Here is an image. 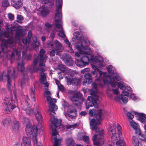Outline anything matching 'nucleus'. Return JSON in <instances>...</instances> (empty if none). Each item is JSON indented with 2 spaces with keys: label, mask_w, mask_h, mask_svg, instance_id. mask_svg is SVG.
Instances as JSON below:
<instances>
[{
  "label": "nucleus",
  "mask_w": 146,
  "mask_h": 146,
  "mask_svg": "<svg viewBox=\"0 0 146 146\" xmlns=\"http://www.w3.org/2000/svg\"><path fill=\"white\" fill-rule=\"evenodd\" d=\"M9 44V40H3L2 41L1 44L0 45V59L3 56L4 54L6 55V50ZM6 70H4L2 74L0 73V81L5 82L7 80L8 89L11 92L10 76L14 79L16 75L14 69L12 67H10L8 68L7 74H6Z\"/></svg>",
  "instance_id": "obj_1"
},
{
  "label": "nucleus",
  "mask_w": 146,
  "mask_h": 146,
  "mask_svg": "<svg viewBox=\"0 0 146 146\" xmlns=\"http://www.w3.org/2000/svg\"><path fill=\"white\" fill-rule=\"evenodd\" d=\"M89 113L90 115L92 117L94 116L95 118L96 119V121L94 118L92 119H90V117L89 118L90 120V128L95 133L98 132L100 130L99 125H100V122L104 119L102 110L98 109L96 111L93 109L89 110Z\"/></svg>",
  "instance_id": "obj_2"
},
{
  "label": "nucleus",
  "mask_w": 146,
  "mask_h": 146,
  "mask_svg": "<svg viewBox=\"0 0 146 146\" xmlns=\"http://www.w3.org/2000/svg\"><path fill=\"white\" fill-rule=\"evenodd\" d=\"M73 34L74 38H72L71 42L74 46L77 43L80 44V45L77 44L75 46V48L78 49L80 53L82 54L83 52L82 49H87L88 48V46L90 42L87 39L83 40V37L78 31L74 32Z\"/></svg>",
  "instance_id": "obj_3"
},
{
  "label": "nucleus",
  "mask_w": 146,
  "mask_h": 146,
  "mask_svg": "<svg viewBox=\"0 0 146 146\" xmlns=\"http://www.w3.org/2000/svg\"><path fill=\"white\" fill-rule=\"evenodd\" d=\"M32 58L31 54L29 53L28 54H26L24 52H23L22 59H18L17 63V69L19 71L21 72L24 79L27 78V76L28 69H25L24 67V65L25 64V60H30Z\"/></svg>",
  "instance_id": "obj_4"
},
{
  "label": "nucleus",
  "mask_w": 146,
  "mask_h": 146,
  "mask_svg": "<svg viewBox=\"0 0 146 146\" xmlns=\"http://www.w3.org/2000/svg\"><path fill=\"white\" fill-rule=\"evenodd\" d=\"M38 56L36 54L34 55V60L31 65H30L27 67L28 70L27 75L29 72L32 74L33 72H38L39 70L40 75H42V73L45 71L43 67H40V68L37 66L38 62Z\"/></svg>",
  "instance_id": "obj_5"
},
{
  "label": "nucleus",
  "mask_w": 146,
  "mask_h": 146,
  "mask_svg": "<svg viewBox=\"0 0 146 146\" xmlns=\"http://www.w3.org/2000/svg\"><path fill=\"white\" fill-rule=\"evenodd\" d=\"M3 103L5 105V112L8 114L17 106L15 100L8 97H5L4 98Z\"/></svg>",
  "instance_id": "obj_6"
},
{
  "label": "nucleus",
  "mask_w": 146,
  "mask_h": 146,
  "mask_svg": "<svg viewBox=\"0 0 146 146\" xmlns=\"http://www.w3.org/2000/svg\"><path fill=\"white\" fill-rule=\"evenodd\" d=\"M98 134H95L92 138L94 145L97 146L99 145L100 144H104L105 142L104 139V131L102 130L99 132L98 131Z\"/></svg>",
  "instance_id": "obj_7"
},
{
  "label": "nucleus",
  "mask_w": 146,
  "mask_h": 146,
  "mask_svg": "<svg viewBox=\"0 0 146 146\" xmlns=\"http://www.w3.org/2000/svg\"><path fill=\"white\" fill-rule=\"evenodd\" d=\"M41 127H39V126L37 127L34 126L33 127V131L34 133V135L33 134V137H31V138L33 139V142L34 145H36V146H42V145L40 144V145H37V140L36 138L37 133H38L40 135H42L43 133V130L44 128L43 126L41 125Z\"/></svg>",
  "instance_id": "obj_8"
},
{
  "label": "nucleus",
  "mask_w": 146,
  "mask_h": 146,
  "mask_svg": "<svg viewBox=\"0 0 146 146\" xmlns=\"http://www.w3.org/2000/svg\"><path fill=\"white\" fill-rule=\"evenodd\" d=\"M67 111L68 112H64V113L66 118L69 120H71L76 117L77 110L74 106L72 105L69 106Z\"/></svg>",
  "instance_id": "obj_9"
},
{
  "label": "nucleus",
  "mask_w": 146,
  "mask_h": 146,
  "mask_svg": "<svg viewBox=\"0 0 146 146\" xmlns=\"http://www.w3.org/2000/svg\"><path fill=\"white\" fill-rule=\"evenodd\" d=\"M82 98V95L79 92L74 93L73 95L70 96V100L76 106H80L81 104L80 100Z\"/></svg>",
  "instance_id": "obj_10"
},
{
  "label": "nucleus",
  "mask_w": 146,
  "mask_h": 146,
  "mask_svg": "<svg viewBox=\"0 0 146 146\" xmlns=\"http://www.w3.org/2000/svg\"><path fill=\"white\" fill-rule=\"evenodd\" d=\"M51 121L52 124L53 125L51 126L52 132V134L53 136H56L58 134L56 128L61 125V121L58 120L53 116L51 118Z\"/></svg>",
  "instance_id": "obj_11"
},
{
  "label": "nucleus",
  "mask_w": 146,
  "mask_h": 146,
  "mask_svg": "<svg viewBox=\"0 0 146 146\" xmlns=\"http://www.w3.org/2000/svg\"><path fill=\"white\" fill-rule=\"evenodd\" d=\"M88 55V56H83L80 59H77L75 62L76 65L80 68H83L88 64L90 56V55Z\"/></svg>",
  "instance_id": "obj_12"
},
{
  "label": "nucleus",
  "mask_w": 146,
  "mask_h": 146,
  "mask_svg": "<svg viewBox=\"0 0 146 146\" xmlns=\"http://www.w3.org/2000/svg\"><path fill=\"white\" fill-rule=\"evenodd\" d=\"M62 0H56V9L55 19H62V15L61 12Z\"/></svg>",
  "instance_id": "obj_13"
},
{
  "label": "nucleus",
  "mask_w": 146,
  "mask_h": 146,
  "mask_svg": "<svg viewBox=\"0 0 146 146\" xmlns=\"http://www.w3.org/2000/svg\"><path fill=\"white\" fill-rule=\"evenodd\" d=\"M65 78L68 85H77L79 84L81 80L79 78H74L71 75H68L66 76Z\"/></svg>",
  "instance_id": "obj_14"
},
{
  "label": "nucleus",
  "mask_w": 146,
  "mask_h": 146,
  "mask_svg": "<svg viewBox=\"0 0 146 146\" xmlns=\"http://www.w3.org/2000/svg\"><path fill=\"white\" fill-rule=\"evenodd\" d=\"M46 100L48 102L49 110L52 112L55 113V111L57 109V107L55 104L56 102V100L54 98H51L49 96L46 97Z\"/></svg>",
  "instance_id": "obj_15"
},
{
  "label": "nucleus",
  "mask_w": 146,
  "mask_h": 146,
  "mask_svg": "<svg viewBox=\"0 0 146 146\" xmlns=\"http://www.w3.org/2000/svg\"><path fill=\"white\" fill-rule=\"evenodd\" d=\"M55 25L56 27L58 29H60L59 31V33L58 34V36H60L61 38H63L66 37L65 32L63 30V28L62 27V25L60 23L61 22V20L62 19H55Z\"/></svg>",
  "instance_id": "obj_16"
},
{
  "label": "nucleus",
  "mask_w": 146,
  "mask_h": 146,
  "mask_svg": "<svg viewBox=\"0 0 146 146\" xmlns=\"http://www.w3.org/2000/svg\"><path fill=\"white\" fill-rule=\"evenodd\" d=\"M116 127L114 124L110 125L108 132V135L111 137L113 141L117 139L116 132Z\"/></svg>",
  "instance_id": "obj_17"
},
{
  "label": "nucleus",
  "mask_w": 146,
  "mask_h": 146,
  "mask_svg": "<svg viewBox=\"0 0 146 146\" xmlns=\"http://www.w3.org/2000/svg\"><path fill=\"white\" fill-rule=\"evenodd\" d=\"M104 77L103 80L102 81L103 83H104V84L106 83H108L111 85V86L113 88L116 87V84L115 82L113 81L110 76L107 75L106 73H104L103 74Z\"/></svg>",
  "instance_id": "obj_18"
},
{
  "label": "nucleus",
  "mask_w": 146,
  "mask_h": 146,
  "mask_svg": "<svg viewBox=\"0 0 146 146\" xmlns=\"http://www.w3.org/2000/svg\"><path fill=\"white\" fill-rule=\"evenodd\" d=\"M88 50V52H86L87 54L90 56V60L93 63L94 62L96 63H101L103 61V58L102 57L98 56H95L94 58L93 56L91 55V52L90 48Z\"/></svg>",
  "instance_id": "obj_19"
},
{
  "label": "nucleus",
  "mask_w": 146,
  "mask_h": 146,
  "mask_svg": "<svg viewBox=\"0 0 146 146\" xmlns=\"http://www.w3.org/2000/svg\"><path fill=\"white\" fill-rule=\"evenodd\" d=\"M35 114L37 121H38L39 123H38L36 127L39 126V127H41V125L42 124V116L41 115L40 110L38 107L36 108V110L35 112Z\"/></svg>",
  "instance_id": "obj_20"
},
{
  "label": "nucleus",
  "mask_w": 146,
  "mask_h": 146,
  "mask_svg": "<svg viewBox=\"0 0 146 146\" xmlns=\"http://www.w3.org/2000/svg\"><path fill=\"white\" fill-rule=\"evenodd\" d=\"M95 97L92 96H88L87 98L88 100L90 102L89 105L91 107L94 106L97 108L98 107V105L97 103V101L98 99H96Z\"/></svg>",
  "instance_id": "obj_21"
},
{
  "label": "nucleus",
  "mask_w": 146,
  "mask_h": 146,
  "mask_svg": "<svg viewBox=\"0 0 146 146\" xmlns=\"http://www.w3.org/2000/svg\"><path fill=\"white\" fill-rule=\"evenodd\" d=\"M62 57L63 61L67 66H70L72 65V58L70 55L65 54L63 55Z\"/></svg>",
  "instance_id": "obj_22"
},
{
  "label": "nucleus",
  "mask_w": 146,
  "mask_h": 146,
  "mask_svg": "<svg viewBox=\"0 0 146 146\" xmlns=\"http://www.w3.org/2000/svg\"><path fill=\"white\" fill-rule=\"evenodd\" d=\"M104 77L102 76L101 78L100 77L99 78L96 80L95 82L92 83L93 87L94 88L96 89L97 85H99L100 86H102L104 84V83H103L102 81L103 80Z\"/></svg>",
  "instance_id": "obj_23"
},
{
  "label": "nucleus",
  "mask_w": 146,
  "mask_h": 146,
  "mask_svg": "<svg viewBox=\"0 0 146 146\" xmlns=\"http://www.w3.org/2000/svg\"><path fill=\"white\" fill-rule=\"evenodd\" d=\"M11 3L12 6L17 9L20 8L23 5L21 0H12Z\"/></svg>",
  "instance_id": "obj_24"
},
{
  "label": "nucleus",
  "mask_w": 146,
  "mask_h": 146,
  "mask_svg": "<svg viewBox=\"0 0 146 146\" xmlns=\"http://www.w3.org/2000/svg\"><path fill=\"white\" fill-rule=\"evenodd\" d=\"M84 77L85 79L83 82V85H86V83H87L88 84L91 83L92 82V77L90 74L88 73L84 74Z\"/></svg>",
  "instance_id": "obj_25"
},
{
  "label": "nucleus",
  "mask_w": 146,
  "mask_h": 146,
  "mask_svg": "<svg viewBox=\"0 0 146 146\" xmlns=\"http://www.w3.org/2000/svg\"><path fill=\"white\" fill-rule=\"evenodd\" d=\"M40 83L45 86V87H48V84L46 82V74L45 73H43L42 75H40Z\"/></svg>",
  "instance_id": "obj_26"
},
{
  "label": "nucleus",
  "mask_w": 146,
  "mask_h": 146,
  "mask_svg": "<svg viewBox=\"0 0 146 146\" xmlns=\"http://www.w3.org/2000/svg\"><path fill=\"white\" fill-rule=\"evenodd\" d=\"M34 126H36L34 125L33 127ZM25 129L27 136L29 137H33V128L32 129V128L31 126L30 125H27L26 126Z\"/></svg>",
  "instance_id": "obj_27"
},
{
  "label": "nucleus",
  "mask_w": 146,
  "mask_h": 146,
  "mask_svg": "<svg viewBox=\"0 0 146 146\" xmlns=\"http://www.w3.org/2000/svg\"><path fill=\"white\" fill-rule=\"evenodd\" d=\"M33 40L34 43L32 44L33 49L35 51H37L39 50V46L40 44V43L37 41L36 37L35 36L33 37Z\"/></svg>",
  "instance_id": "obj_28"
},
{
  "label": "nucleus",
  "mask_w": 146,
  "mask_h": 146,
  "mask_svg": "<svg viewBox=\"0 0 146 146\" xmlns=\"http://www.w3.org/2000/svg\"><path fill=\"white\" fill-rule=\"evenodd\" d=\"M25 137L22 139V142L24 146H31L30 139L31 137Z\"/></svg>",
  "instance_id": "obj_29"
},
{
  "label": "nucleus",
  "mask_w": 146,
  "mask_h": 146,
  "mask_svg": "<svg viewBox=\"0 0 146 146\" xmlns=\"http://www.w3.org/2000/svg\"><path fill=\"white\" fill-rule=\"evenodd\" d=\"M5 27L8 34H12L13 31L15 30L16 26L14 25L11 26L7 24L5 26Z\"/></svg>",
  "instance_id": "obj_30"
},
{
  "label": "nucleus",
  "mask_w": 146,
  "mask_h": 146,
  "mask_svg": "<svg viewBox=\"0 0 146 146\" xmlns=\"http://www.w3.org/2000/svg\"><path fill=\"white\" fill-rule=\"evenodd\" d=\"M137 116H138V120L141 123H145L146 120V115L137 112Z\"/></svg>",
  "instance_id": "obj_31"
},
{
  "label": "nucleus",
  "mask_w": 146,
  "mask_h": 146,
  "mask_svg": "<svg viewBox=\"0 0 146 146\" xmlns=\"http://www.w3.org/2000/svg\"><path fill=\"white\" fill-rule=\"evenodd\" d=\"M54 43L56 48L55 49L56 50H62L63 49L62 44L58 40H55L54 42Z\"/></svg>",
  "instance_id": "obj_32"
},
{
  "label": "nucleus",
  "mask_w": 146,
  "mask_h": 146,
  "mask_svg": "<svg viewBox=\"0 0 146 146\" xmlns=\"http://www.w3.org/2000/svg\"><path fill=\"white\" fill-rule=\"evenodd\" d=\"M138 131H139V133L137 136L139 139L142 141H146V136L142 133L141 131L140 130V129L138 128V126H137V132Z\"/></svg>",
  "instance_id": "obj_33"
},
{
  "label": "nucleus",
  "mask_w": 146,
  "mask_h": 146,
  "mask_svg": "<svg viewBox=\"0 0 146 146\" xmlns=\"http://www.w3.org/2000/svg\"><path fill=\"white\" fill-rule=\"evenodd\" d=\"M19 41L20 42L23 43V44H22L21 45L24 46L27 44H29L30 41L26 37L23 36L21 39L19 40Z\"/></svg>",
  "instance_id": "obj_34"
},
{
  "label": "nucleus",
  "mask_w": 146,
  "mask_h": 146,
  "mask_svg": "<svg viewBox=\"0 0 146 146\" xmlns=\"http://www.w3.org/2000/svg\"><path fill=\"white\" fill-rule=\"evenodd\" d=\"M12 123L11 120L9 118L4 119L2 121V123L5 127H8Z\"/></svg>",
  "instance_id": "obj_35"
},
{
  "label": "nucleus",
  "mask_w": 146,
  "mask_h": 146,
  "mask_svg": "<svg viewBox=\"0 0 146 146\" xmlns=\"http://www.w3.org/2000/svg\"><path fill=\"white\" fill-rule=\"evenodd\" d=\"M23 29H18L16 31V37L19 39L20 37L23 36Z\"/></svg>",
  "instance_id": "obj_36"
},
{
  "label": "nucleus",
  "mask_w": 146,
  "mask_h": 146,
  "mask_svg": "<svg viewBox=\"0 0 146 146\" xmlns=\"http://www.w3.org/2000/svg\"><path fill=\"white\" fill-rule=\"evenodd\" d=\"M30 92L32 100L35 101L36 98L35 89L33 88H31L30 90Z\"/></svg>",
  "instance_id": "obj_37"
},
{
  "label": "nucleus",
  "mask_w": 146,
  "mask_h": 146,
  "mask_svg": "<svg viewBox=\"0 0 146 146\" xmlns=\"http://www.w3.org/2000/svg\"><path fill=\"white\" fill-rule=\"evenodd\" d=\"M107 70L109 73L111 74L115 73V69L112 65H109L107 67Z\"/></svg>",
  "instance_id": "obj_38"
},
{
  "label": "nucleus",
  "mask_w": 146,
  "mask_h": 146,
  "mask_svg": "<svg viewBox=\"0 0 146 146\" xmlns=\"http://www.w3.org/2000/svg\"><path fill=\"white\" fill-rule=\"evenodd\" d=\"M58 68L59 70L63 73H66V72L67 71V68L62 64L58 65Z\"/></svg>",
  "instance_id": "obj_39"
},
{
  "label": "nucleus",
  "mask_w": 146,
  "mask_h": 146,
  "mask_svg": "<svg viewBox=\"0 0 146 146\" xmlns=\"http://www.w3.org/2000/svg\"><path fill=\"white\" fill-rule=\"evenodd\" d=\"M74 141L72 138H69L67 140V146H74Z\"/></svg>",
  "instance_id": "obj_40"
},
{
  "label": "nucleus",
  "mask_w": 146,
  "mask_h": 146,
  "mask_svg": "<svg viewBox=\"0 0 146 146\" xmlns=\"http://www.w3.org/2000/svg\"><path fill=\"white\" fill-rule=\"evenodd\" d=\"M130 125L135 130V133L137 134V123L136 122L132 121L130 122Z\"/></svg>",
  "instance_id": "obj_41"
},
{
  "label": "nucleus",
  "mask_w": 146,
  "mask_h": 146,
  "mask_svg": "<svg viewBox=\"0 0 146 146\" xmlns=\"http://www.w3.org/2000/svg\"><path fill=\"white\" fill-rule=\"evenodd\" d=\"M41 15L42 16L45 17L48 13L49 11L46 9H43L40 11Z\"/></svg>",
  "instance_id": "obj_42"
},
{
  "label": "nucleus",
  "mask_w": 146,
  "mask_h": 146,
  "mask_svg": "<svg viewBox=\"0 0 146 146\" xmlns=\"http://www.w3.org/2000/svg\"><path fill=\"white\" fill-rule=\"evenodd\" d=\"M19 123L17 121H15L13 122V128L16 130L19 129Z\"/></svg>",
  "instance_id": "obj_43"
},
{
  "label": "nucleus",
  "mask_w": 146,
  "mask_h": 146,
  "mask_svg": "<svg viewBox=\"0 0 146 146\" xmlns=\"http://www.w3.org/2000/svg\"><path fill=\"white\" fill-rule=\"evenodd\" d=\"M54 146H60L61 140L60 139H58L56 137H54Z\"/></svg>",
  "instance_id": "obj_44"
},
{
  "label": "nucleus",
  "mask_w": 146,
  "mask_h": 146,
  "mask_svg": "<svg viewBox=\"0 0 146 146\" xmlns=\"http://www.w3.org/2000/svg\"><path fill=\"white\" fill-rule=\"evenodd\" d=\"M92 68L94 69L95 70H97V71L98 72L99 74V76H100V78L102 76H103V74L104 73L102 72V71L100 70L99 69H98L96 66L93 65L92 66Z\"/></svg>",
  "instance_id": "obj_45"
},
{
  "label": "nucleus",
  "mask_w": 146,
  "mask_h": 146,
  "mask_svg": "<svg viewBox=\"0 0 146 146\" xmlns=\"http://www.w3.org/2000/svg\"><path fill=\"white\" fill-rule=\"evenodd\" d=\"M119 98L121 99L124 103H126L128 101V98L125 97H123L122 94H121L119 96Z\"/></svg>",
  "instance_id": "obj_46"
},
{
  "label": "nucleus",
  "mask_w": 146,
  "mask_h": 146,
  "mask_svg": "<svg viewBox=\"0 0 146 146\" xmlns=\"http://www.w3.org/2000/svg\"><path fill=\"white\" fill-rule=\"evenodd\" d=\"M112 79L113 81L117 82V81H120L121 80V78L119 76L118 74H116L115 76L113 77Z\"/></svg>",
  "instance_id": "obj_47"
},
{
  "label": "nucleus",
  "mask_w": 146,
  "mask_h": 146,
  "mask_svg": "<svg viewBox=\"0 0 146 146\" xmlns=\"http://www.w3.org/2000/svg\"><path fill=\"white\" fill-rule=\"evenodd\" d=\"M10 5L8 0H3L2 2V6L3 7H8Z\"/></svg>",
  "instance_id": "obj_48"
},
{
  "label": "nucleus",
  "mask_w": 146,
  "mask_h": 146,
  "mask_svg": "<svg viewBox=\"0 0 146 146\" xmlns=\"http://www.w3.org/2000/svg\"><path fill=\"white\" fill-rule=\"evenodd\" d=\"M116 144L117 146H125V143L121 140L117 141Z\"/></svg>",
  "instance_id": "obj_49"
},
{
  "label": "nucleus",
  "mask_w": 146,
  "mask_h": 146,
  "mask_svg": "<svg viewBox=\"0 0 146 146\" xmlns=\"http://www.w3.org/2000/svg\"><path fill=\"white\" fill-rule=\"evenodd\" d=\"M25 101L27 106L30 107V106L31 102L27 96H26Z\"/></svg>",
  "instance_id": "obj_50"
},
{
  "label": "nucleus",
  "mask_w": 146,
  "mask_h": 146,
  "mask_svg": "<svg viewBox=\"0 0 146 146\" xmlns=\"http://www.w3.org/2000/svg\"><path fill=\"white\" fill-rule=\"evenodd\" d=\"M90 93L92 96H93L96 99H98V96L95 94V92L92 90H91L90 91Z\"/></svg>",
  "instance_id": "obj_51"
},
{
  "label": "nucleus",
  "mask_w": 146,
  "mask_h": 146,
  "mask_svg": "<svg viewBox=\"0 0 146 146\" xmlns=\"http://www.w3.org/2000/svg\"><path fill=\"white\" fill-rule=\"evenodd\" d=\"M115 83L117 86L121 90H123L124 86H125L121 82H115Z\"/></svg>",
  "instance_id": "obj_52"
},
{
  "label": "nucleus",
  "mask_w": 146,
  "mask_h": 146,
  "mask_svg": "<svg viewBox=\"0 0 146 146\" xmlns=\"http://www.w3.org/2000/svg\"><path fill=\"white\" fill-rule=\"evenodd\" d=\"M137 138L136 136H133L132 138V142L134 145L137 146Z\"/></svg>",
  "instance_id": "obj_53"
},
{
  "label": "nucleus",
  "mask_w": 146,
  "mask_h": 146,
  "mask_svg": "<svg viewBox=\"0 0 146 146\" xmlns=\"http://www.w3.org/2000/svg\"><path fill=\"white\" fill-rule=\"evenodd\" d=\"M26 113L29 115H30L33 112V110L30 108H27L25 110Z\"/></svg>",
  "instance_id": "obj_54"
},
{
  "label": "nucleus",
  "mask_w": 146,
  "mask_h": 146,
  "mask_svg": "<svg viewBox=\"0 0 146 146\" xmlns=\"http://www.w3.org/2000/svg\"><path fill=\"white\" fill-rule=\"evenodd\" d=\"M47 47L49 48L53 49L54 48V45L52 41L48 42L47 43Z\"/></svg>",
  "instance_id": "obj_55"
},
{
  "label": "nucleus",
  "mask_w": 146,
  "mask_h": 146,
  "mask_svg": "<svg viewBox=\"0 0 146 146\" xmlns=\"http://www.w3.org/2000/svg\"><path fill=\"white\" fill-rule=\"evenodd\" d=\"M126 115L129 119H132L134 117V115L130 112H128L126 113Z\"/></svg>",
  "instance_id": "obj_56"
},
{
  "label": "nucleus",
  "mask_w": 146,
  "mask_h": 146,
  "mask_svg": "<svg viewBox=\"0 0 146 146\" xmlns=\"http://www.w3.org/2000/svg\"><path fill=\"white\" fill-rule=\"evenodd\" d=\"M39 57L40 61L43 62L47 59V56L46 55H42L39 56Z\"/></svg>",
  "instance_id": "obj_57"
},
{
  "label": "nucleus",
  "mask_w": 146,
  "mask_h": 146,
  "mask_svg": "<svg viewBox=\"0 0 146 146\" xmlns=\"http://www.w3.org/2000/svg\"><path fill=\"white\" fill-rule=\"evenodd\" d=\"M56 50L55 49H53L51 51H50L49 55L51 57L54 56L56 54Z\"/></svg>",
  "instance_id": "obj_58"
},
{
  "label": "nucleus",
  "mask_w": 146,
  "mask_h": 146,
  "mask_svg": "<svg viewBox=\"0 0 146 146\" xmlns=\"http://www.w3.org/2000/svg\"><path fill=\"white\" fill-rule=\"evenodd\" d=\"M117 128L118 132V134L120 136V135H121L122 134L121 132V128L120 125L118 124H117Z\"/></svg>",
  "instance_id": "obj_59"
},
{
  "label": "nucleus",
  "mask_w": 146,
  "mask_h": 146,
  "mask_svg": "<svg viewBox=\"0 0 146 146\" xmlns=\"http://www.w3.org/2000/svg\"><path fill=\"white\" fill-rule=\"evenodd\" d=\"M55 35V32L54 31H53L50 34V38L52 39V41L53 40Z\"/></svg>",
  "instance_id": "obj_60"
},
{
  "label": "nucleus",
  "mask_w": 146,
  "mask_h": 146,
  "mask_svg": "<svg viewBox=\"0 0 146 146\" xmlns=\"http://www.w3.org/2000/svg\"><path fill=\"white\" fill-rule=\"evenodd\" d=\"M45 52V50L44 49L42 48L40 50L39 52V56H40L44 55V54Z\"/></svg>",
  "instance_id": "obj_61"
},
{
  "label": "nucleus",
  "mask_w": 146,
  "mask_h": 146,
  "mask_svg": "<svg viewBox=\"0 0 146 146\" xmlns=\"http://www.w3.org/2000/svg\"><path fill=\"white\" fill-rule=\"evenodd\" d=\"M83 139L84 141L86 143L89 142V137L88 136L86 135L84 136L83 137Z\"/></svg>",
  "instance_id": "obj_62"
},
{
  "label": "nucleus",
  "mask_w": 146,
  "mask_h": 146,
  "mask_svg": "<svg viewBox=\"0 0 146 146\" xmlns=\"http://www.w3.org/2000/svg\"><path fill=\"white\" fill-rule=\"evenodd\" d=\"M8 18L11 21L13 20L14 18V15L11 13L8 14Z\"/></svg>",
  "instance_id": "obj_63"
},
{
  "label": "nucleus",
  "mask_w": 146,
  "mask_h": 146,
  "mask_svg": "<svg viewBox=\"0 0 146 146\" xmlns=\"http://www.w3.org/2000/svg\"><path fill=\"white\" fill-rule=\"evenodd\" d=\"M45 26L46 28L48 29H50L52 26V25L50 24L48 22H47L45 23Z\"/></svg>",
  "instance_id": "obj_64"
}]
</instances>
